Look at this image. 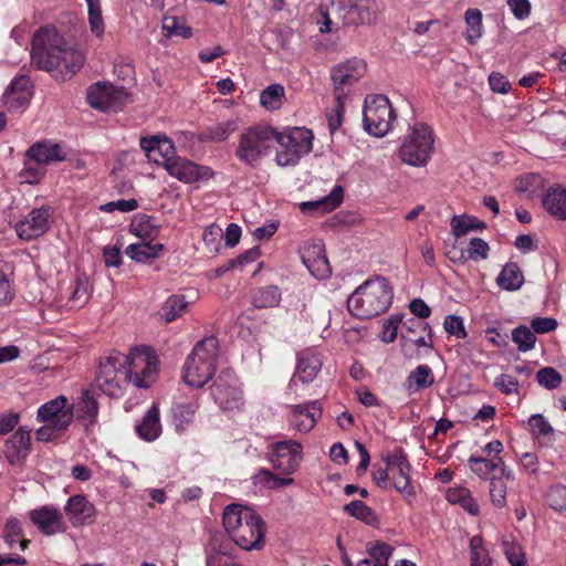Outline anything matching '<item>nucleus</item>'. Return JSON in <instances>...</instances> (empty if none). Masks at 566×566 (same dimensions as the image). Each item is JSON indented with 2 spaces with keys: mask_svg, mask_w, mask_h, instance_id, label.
Returning <instances> with one entry per match:
<instances>
[{
  "mask_svg": "<svg viewBox=\"0 0 566 566\" xmlns=\"http://www.w3.org/2000/svg\"><path fill=\"white\" fill-rule=\"evenodd\" d=\"M323 366V356L315 349L306 348L297 353L296 366L292 378L289 381L287 388L295 390L297 381L302 384L312 382Z\"/></svg>",
  "mask_w": 566,
  "mask_h": 566,
  "instance_id": "obj_16",
  "label": "nucleus"
},
{
  "mask_svg": "<svg viewBox=\"0 0 566 566\" xmlns=\"http://www.w3.org/2000/svg\"><path fill=\"white\" fill-rule=\"evenodd\" d=\"M188 308L185 295L169 296L160 308V316L165 322L171 323L179 318Z\"/></svg>",
  "mask_w": 566,
  "mask_h": 566,
  "instance_id": "obj_43",
  "label": "nucleus"
},
{
  "mask_svg": "<svg viewBox=\"0 0 566 566\" xmlns=\"http://www.w3.org/2000/svg\"><path fill=\"white\" fill-rule=\"evenodd\" d=\"M87 6V20L90 31L97 39H102L105 33V22L102 14L101 0H85Z\"/></svg>",
  "mask_w": 566,
  "mask_h": 566,
  "instance_id": "obj_44",
  "label": "nucleus"
},
{
  "mask_svg": "<svg viewBox=\"0 0 566 566\" xmlns=\"http://www.w3.org/2000/svg\"><path fill=\"white\" fill-rule=\"evenodd\" d=\"M54 208L43 205L31 209L15 223V232L21 240L31 241L46 233L53 222Z\"/></svg>",
  "mask_w": 566,
  "mask_h": 566,
  "instance_id": "obj_9",
  "label": "nucleus"
},
{
  "mask_svg": "<svg viewBox=\"0 0 566 566\" xmlns=\"http://www.w3.org/2000/svg\"><path fill=\"white\" fill-rule=\"evenodd\" d=\"M471 471L481 479H489L493 474L505 475L507 480H513L511 470H506L503 459H488L485 457L471 455L468 460Z\"/></svg>",
  "mask_w": 566,
  "mask_h": 566,
  "instance_id": "obj_25",
  "label": "nucleus"
},
{
  "mask_svg": "<svg viewBox=\"0 0 566 566\" xmlns=\"http://www.w3.org/2000/svg\"><path fill=\"white\" fill-rule=\"evenodd\" d=\"M343 510L349 516L355 517L369 526L377 527L379 525L380 521L376 512L360 500L352 501L344 505Z\"/></svg>",
  "mask_w": 566,
  "mask_h": 566,
  "instance_id": "obj_37",
  "label": "nucleus"
},
{
  "mask_svg": "<svg viewBox=\"0 0 566 566\" xmlns=\"http://www.w3.org/2000/svg\"><path fill=\"white\" fill-rule=\"evenodd\" d=\"M344 199V189L342 186H335L329 195L315 201H304L300 203V210L303 213H327L340 206Z\"/></svg>",
  "mask_w": 566,
  "mask_h": 566,
  "instance_id": "obj_29",
  "label": "nucleus"
},
{
  "mask_svg": "<svg viewBox=\"0 0 566 566\" xmlns=\"http://www.w3.org/2000/svg\"><path fill=\"white\" fill-rule=\"evenodd\" d=\"M128 94L124 87H117L113 84L97 82L87 90L88 104L98 111L117 112L123 108Z\"/></svg>",
  "mask_w": 566,
  "mask_h": 566,
  "instance_id": "obj_10",
  "label": "nucleus"
},
{
  "mask_svg": "<svg viewBox=\"0 0 566 566\" xmlns=\"http://www.w3.org/2000/svg\"><path fill=\"white\" fill-rule=\"evenodd\" d=\"M189 355L200 357L205 361L211 363V365H214V367H217V361L219 357L218 338L211 335L197 342Z\"/></svg>",
  "mask_w": 566,
  "mask_h": 566,
  "instance_id": "obj_39",
  "label": "nucleus"
},
{
  "mask_svg": "<svg viewBox=\"0 0 566 566\" xmlns=\"http://www.w3.org/2000/svg\"><path fill=\"white\" fill-rule=\"evenodd\" d=\"M237 124L234 120L217 123L198 133V140L201 143H220L226 140L234 130Z\"/></svg>",
  "mask_w": 566,
  "mask_h": 566,
  "instance_id": "obj_33",
  "label": "nucleus"
},
{
  "mask_svg": "<svg viewBox=\"0 0 566 566\" xmlns=\"http://www.w3.org/2000/svg\"><path fill=\"white\" fill-rule=\"evenodd\" d=\"M344 99H335V105L331 109L326 111V119L331 134H334L343 123V115L345 112Z\"/></svg>",
  "mask_w": 566,
  "mask_h": 566,
  "instance_id": "obj_60",
  "label": "nucleus"
},
{
  "mask_svg": "<svg viewBox=\"0 0 566 566\" xmlns=\"http://www.w3.org/2000/svg\"><path fill=\"white\" fill-rule=\"evenodd\" d=\"M253 512L254 511L252 509L240 505H230L226 507L222 522L230 537Z\"/></svg>",
  "mask_w": 566,
  "mask_h": 566,
  "instance_id": "obj_36",
  "label": "nucleus"
},
{
  "mask_svg": "<svg viewBox=\"0 0 566 566\" xmlns=\"http://www.w3.org/2000/svg\"><path fill=\"white\" fill-rule=\"evenodd\" d=\"M22 536L23 530L21 522L15 517L8 518L3 527L2 537L9 547H13Z\"/></svg>",
  "mask_w": 566,
  "mask_h": 566,
  "instance_id": "obj_57",
  "label": "nucleus"
},
{
  "mask_svg": "<svg viewBox=\"0 0 566 566\" xmlns=\"http://www.w3.org/2000/svg\"><path fill=\"white\" fill-rule=\"evenodd\" d=\"M528 427L531 433L539 439L542 437H546L548 434H553L554 429L551 423L545 419V417L541 413L532 415L528 418Z\"/></svg>",
  "mask_w": 566,
  "mask_h": 566,
  "instance_id": "obj_56",
  "label": "nucleus"
},
{
  "mask_svg": "<svg viewBox=\"0 0 566 566\" xmlns=\"http://www.w3.org/2000/svg\"><path fill=\"white\" fill-rule=\"evenodd\" d=\"M485 224L473 217H458L454 216L451 220L452 232L455 237L464 235L470 230L483 229Z\"/></svg>",
  "mask_w": 566,
  "mask_h": 566,
  "instance_id": "obj_53",
  "label": "nucleus"
},
{
  "mask_svg": "<svg viewBox=\"0 0 566 566\" xmlns=\"http://www.w3.org/2000/svg\"><path fill=\"white\" fill-rule=\"evenodd\" d=\"M523 282V273L514 262L506 263L496 277L497 285L505 291H517L521 289Z\"/></svg>",
  "mask_w": 566,
  "mask_h": 566,
  "instance_id": "obj_35",
  "label": "nucleus"
},
{
  "mask_svg": "<svg viewBox=\"0 0 566 566\" xmlns=\"http://www.w3.org/2000/svg\"><path fill=\"white\" fill-rule=\"evenodd\" d=\"M265 524L255 512L234 531L231 539L242 549H260L264 545Z\"/></svg>",
  "mask_w": 566,
  "mask_h": 566,
  "instance_id": "obj_14",
  "label": "nucleus"
},
{
  "mask_svg": "<svg viewBox=\"0 0 566 566\" xmlns=\"http://www.w3.org/2000/svg\"><path fill=\"white\" fill-rule=\"evenodd\" d=\"M389 470L407 467L409 462L407 454L401 447H396L391 452L381 457Z\"/></svg>",
  "mask_w": 566,
  "mask_h": 566,
  "instance_id": "obj_64",
  "label": "nucleus"
},
{
  "mask_svg": "<svg viewBox=\"0 0 566 566\" xmlns=\"http://www.w3.org/2000/svg\"><path fill=\"white\" fill-rule=\"evenodd\" d=\"M506 476L500 474H493L490 478V497L491 502L495 507L502 509L506 505V492H507V485H506Z\"/></svg>",
  "mask_w": 566,
  "mask_h": 566,
  "instance_id": "obj_45",
  "label": "nucleus"
},
{
  "mask_svg": "<svg viewBox=\"0 0 566 566\" xmlns=\"http://www.w3.org/2000/svg\"><path fill=\"white\" fill-rule=\"evenodd\" d=\"M32 92L24 93H4L3 102L9 111H18L25 108L31 99Z\"/></svg>",
  "mask_w": 566,
  "mask_h": 566,
  "instance_id": "obj_63",
  "label": "nucleus"
},
{
  "mask_svg": "<svg viewBox=\"0 0 566 566\" xmlns=\"http://www.w3.org/2000/svg\"><path fill=\"white\" fill-rule=\"evenodd\" d=\"M395 119L396 115L387 96L378 94L365 98L363 123L369 135L385 136L390 130Z\"/></svg>",
  "mask_w": 566,
  "mask_h": 566,
  "instance_id": "obj_6",
  "label": "nucleus"
},
{
  "mask_svg": "<svg viewBox=\"0 0 566 566\" xmlns=\"http://www.w3.org/2000/svg\"><path fill=\"white\" fill-rule=\"evenodd\" d=\"M4 457L11 465L21 464L31 452L30 430L19 427L18 430L6 441Z\"/></svg>",
  "mask_w": 566,
  "mask_h": 566,
  "instance_id": "obj_19",
  "label": "nucleus"
},
{
  "mask_svg": "<svg viewBox=\"0 0 566 566\" xmlns=\"http://www.w3.org/2000/svg\"><path fill=\"white\" fill-rule=\"evenodd\" d=\"M137 436L144 441H155L163 432L159 407L153 402L140 422L135 427Z\"/></svg>",
  "mask_w": 566,
  "mask_h": 566,
  "instance_id": "obj_27",
  "label": "nucleus"
},
{
  "mask_svg": "<svg viewBox=\"0 0 566 566\" xmlns=\"http://www.w3.org/2000/svg\"><path fill=\"white\" fill-rule=\"evenodd\" d=\"M300 254L303 264L315 279L323 280L332 273L322 241L305 243L300 250Z\"/></svg>",
  "mask_w": 566,
  "mask_h": 566,
  "instance_id": "obj_17",
  "label": "nucleus"
},
{
  "mask_svg": "<svg viewBox=\"0 0 566 566\" xmlns=\"http://www.w3.org/2000/svg\"><path fill=\"white\" fill-rule=\"evenodd\" d=\"M33 160H28L24 157V167L20 171V177L24 182L30 185H36L45 176V169L43 166L32 165Z\"/></svg>",
  "mask_w": 566,
  "mask_h": 566,
  "instance_id": "obj_58",
  "label": "nucleus"
},
{
  "mask_svg": "<svg viewBox=\"0 0 566 566\" xmlns=\"http://www.w3.org/2000/svg\"><path fill=\"white\" fill-rule=\"evenodd\" d=\"M251 302L255 308H271L281 302V290L276 285L256 287L251 292Z\"/></svg>",
  "mask_w": 566,
  "mask_h": 566,
  "instance_id": "obj_32",
  "label": "nucleus"
},
{
  "mask_svg": "<svg viewBox=\"0 0 566 566\" xmlns=\"http://www.w3.org/2000/svg\"><path fill=\"white\" fill-rule=\"evenodd\" d=\"M274 138L275 130L271 127H250L240 135L235 157L240 161L254 167L268 154Z\"/></svg>",
  "mask_w": 566,
  "mask_h": 566,
  "instance_id": "obj_5",
  "label": "nucleus"
},
{
  "mask_svg": "<svg viewBox=\"0 0 566 566\" xmlns=\"http://www.w3.org/2000/svg\"><path fill=\"white\" fill-rule=\"evenodd\" d=\"M161 28L168 38L180 36L182 39H189L192 36V28L187 24V20L182 15L165 14Z\"/></svg>",
  "mask_w": 566,
  "mask_h": 566,
  "instance_id": "obj_41",
  "label": "nucleus"
},
{
  "mask_svg": "<svg viewBox=\"0 0 566 566\" xmlns=\"http://www.w3.org/2000/svg\"><path fill=\"white\" fill-rule=\"evenodd\" d=\"M213 401L224 411H239L244 405L243 391L232 369H223L210 387Z\"/></svg>",
  "mask_w": 566,
  "mask_h": 566,
  "instance_id": "obj_8",
  "label": "nucleus"
},
{
  "mask_svg": "<svg viewBox=\"0 0 566 566\" xmlns=\"http://www.w3.org/2000/svg\"><path fill=\"white\" fill-rule=\"evenodd\" d=\"M433 151L432 130L426 124L419 123L412 127L410 135L400 147L399 155L403 163L422 167L427 165Z\"/></svg>",
  "mask_w": 566,
  "mask_h": 566,
  "instance_id": "obj_7",
  "label": "nucleus"
},
{
  "mask_svg": "<svg viewBox=\"0 0 566 566\" xmlns=\"http://www.w3.org/2000/svg\"><path fill=\"white\" fill-rule=\"evenodd\" d=\"M139 145L149 159L158 161L156 159V154H158L164 160L163 165L169 160H174L176 157L174 143L167 137H142Z\"/></svg>",
  "mask_w": 566,
  "mask_h": 566,
  "instance_id": "obj_28",
  "label": "nucleus"
},
{
  "mask_svg": "<svg viewBox=\"0 0 566 566\" xmlns=\"http://www.w3.org/2000/svg\"><path fill=\"white\" fill-rule=\"evenodd\" d=\"M197 401L180 402L172 407V420L177 429L190 423L198 410Z\"/></svg>",
  "mask_w": 566,
  "mask_h": 566,
  "instance_id": "obj_46",
  "label": "nucleus"
},
{
  "mask_svg": "<svg viewBox=\"0 0 566 566\" xmlns=\"http://www.w3.org/2000/svg\"><path fill=\"white\" fill-rule=\"evenodd\" d=\"M161 250H164L161 243L151 244L149 242H143L129 244L125 253L136 262H148L156 259Z\"/></svg>",
  "mask_w": 566,
  "mask_h": 566,
  "instance_id": "obj_40",
  "label": "nucleus"
},
{
  "mask_svg": "<svg viewBox=\"0 0 566 566\" xmlns=\"http://www.w3.org/2000/svg\"><path fill=\"white\" fill-rule=\"evenodd\" d=\"M283 97L284 87L281 84H271L262 91L260 103L264 108L275 111L281 107Z\"/></svg>",
  "mask_w": 566,
  "mask_h": 566,
  "instance_id": "obj_48",
  "label": "nucleus"
},
{
  "mask_svg": "<svg viewBox=\"0 0 566 566\" xmlns=\"http://www.w3.org/2000/svg\"><path fill=\"white\" fill-rule=\"evenodd\" d=\"M31 62L39 70L59 71L61 80L73 76L85 62L84 53L69 43L55 27L39 28L32 38Z\"/></svg>",
  "mask_w": 566,
  "mask_h": 566,
  "instance_id": "obj_2",
  "label": "nucleus"
},
{
  "mask_svg": "<svg viewBox=\"0 0 566 566\" xmlns=\"http://www.w3.org/2000/svg\"><path fill=\"white\" fill-rule=\"evenodd\" d=\"M28 160H33L38 166H48L53 163L63 161L65 153L61 145L44 139L32 144L24 154Z\"/></svg>",
  "mask_w": 566,
  "mask_h": 566,
  "instance_id": "obj_21",
  "label": "nucleus"
},
{
  "mask_svg": "<svg viewBox=\"0 0 566 566\" xmlns=\"http://www.w3.org/2000/svg\"><path fill=\"white\" fill-rule=\"evenodd\" d=\"M378 6L375 0H338L337 12L344 25L369 24L376 18Z\"/></svg>",
  "mask_w": 566,
  "mask_h": 566,
  "instance_id": "obj_12",
  "label": "nucleus"
},
{
  "mask_svg": "<svg viewBox=\"0 0 566 566\" xmlns=\"http://www.w3.org/2000/svg\"><path fill=\"white\" fill-rule=\"evenodd\" d=\"M546 502L555 511H566V485L551 486L546 494Z\"/></svg>",
  "mask_w": 566,
  "mask_h": 566,
  "instance_id": "obj_54",
  "label": "nucleus"
},
{
  "mask_svg": "<svg viewBox=\"0 0 566 566\" xmlns=\"http://www.w3.org/2000/svg\"><path fill=\"white\" fill-rule=\"evenodd\" d=\"M493 386L502 394L509 396L518 394L520 382L518 380L509 374H501L494 379Z\"/></svg>",
  "mask_w": 566,
  "mask_h": 566,
  "instance_id": "obj_62",
  "label": "nucleus"
},
{
  "mask_svg": "<svg viewBox=\"0 0 566 566\" xmlns=\"http://www.w3.org/2000/svg\"><path fill=\"white\" fill-rule=\"evenodd\" d=\"M410 387L413 385L415 390L426 389L434 384V375L431 367L427 364L417 366L408 376Z\"/></svg>",
  "mask_w": 566,
  "mask_h": 566,
  "instance_id": "obj_47",
  "label": "nucleus"
},
{
  "mask_svg": "<svg viewBox=\"0 0 566 566\" xmlns=\"http://www.w3.org/2000/svg\"><path fill=\"white\" fill-rule=\"evenodd\" d=\"M216 371L214 365L197 356L188 355L184 365V381L190 387L201 388L211 379Z\"/></svg>",
  "mask_w": 566,
  "mask_h": 566,
  "instance_id": "obj_20",
  "label": "nucleus"
},
{
  "mask_svg": "<svg viewBox=\"0 0 566 566\" xmlns=\"http://www.w3.org/2000/svg\"><path fill=\"white\" fill-rule=\"evenodd\" d=\"M322 417V407L318 401L292 407V424L301 432L312 430Z\"/></svg>",
  "mask_w": 566,
  "mask_h": 566,
  "instance_id": "obj_26",
  "label": "nucleus"
},
{
  "mask_svg": "<svg viewBox=\"0 0 566 566\" xmlns=\"http://www.w3.org/2000/svg\"><path fill=\"white\" fill-rule=\"evenodd\" d=\"M73 419L74 405L70 403L69 399L63 395L43 403L36 412V420L39 422L54 424L64 430H69Z\"/></svg>",
  "mask_w": 566,
  "mask_h": 566,
  "instance_id": "obj_13",
  "label": "nucleus"
},
{
  "mask_svg": "<svg viewBox=\"0 0 566 566\" xmlns=\"http://www.w3.org/2000/svg\"><path fill=\"white\" fill-rule=\"evenodd\" d=\"M467 23L465 40L474 45L483 35L482 12L480 9H468L464 13Z\"/></svg>",
  "mask_w": 566,
  "mask_h": 566,
  "instance_id": "obj_42",
  "label": "nucleus"
},
{
  "mask_svg": "<svg viewBox=\"0 0 566 566\" xmlns=\"http://www.w3.org/2000/svg\"><path fill=\"white\" fill-rule=\"evenodd\" d=\"M543 208L553 218L566 220V189L557 186L549 188L542 200Z\"/></svg>",
  "mask_w": 566,
  "mask_h": 566,
  "instance_id": "obj_30",
  "label": "nucleus"
},
{
  "mask_svg": "<svg viewBox=\"0 0 566 566\" xmlns=\"http://www.w3.org/2000/svg\"><path fill=\"white\" fill-rule=\"evenodd\" d=\"M29 515L31 522L44 535L50 536L63 531L62 513L52 505L32 510Z\"/></svg>",
  "mask_w": 566,
  "mask_h": 566,
  "instance_id": "obj_22",
  "label": "nucleus"
},
{
  "mask_svg": "<svg viewBox=\"0 0 566 566\" xmlns=\"http://www.w3.org/2000/svg\"><path fill=\"white\" fill-rule=\"evenodd\" d=\"M258 476L260 479V482L265 484L270 489H281L291 485L294 482L292 478H280L268 469H261L259 471Z\"/></svg>",
  "mask_w": 566,
  "mask_h": 566,
  "instance_id": "obj_61",
  "label": "nucleus"
},
{
  "mask_svg": "<svg viewBox=\"0 0 566 566\" xmlns=\"http://www.w3.org/2000/svg\"><path fill=\"white\" fill-rule=\"evenodd\" d=\"M269 460L272 468L284 475L294 473L302 460V446L295 440H283L271 444Z\"/></svg>",
  "mask_w": 566,
  "mask_h": 566,
  "instance_id": "obj_11",
  "label": "nucleus"
},
{
  "mask_svg": "<svg viewBox=\"0 0 566 566\" xmlns=\"http://www.w3.org/2000/svg\"><path fill=\"white\" fill-rule=\"evenodd\" d=\"M367 552L370 556V559L377 566H388V562L392 555L394 547L385 542L376 541L367 544Z\"/></svg>",
  "mask_w": 566,
  "mask_h": 566,
  "instance_id": "obj_49",
  "label": "nucleus"
},
{
  "mask_svg": "<svg viewBox=\"0 0 566 566\" xmlns=\"http://www.w3.org/2000/svg\"><path fill=\"white\" fill-rule=\"evenodd\" d=\"M331 77L334 83L335 99L346 98L349 87L358 81L355 75L347 73L346 69L338 64L331 70Z\"/></svg>",
  "mask_w": 566,
  "mask_h": 566,
  "instance_id": "obj_38",
  "label": "nucleus"
},
{
  "mask_svg": "<svg viewBox=\"0 0 566 566\" xmlns=\"http://www.w3.org/2000/svg\"><path fill=\"white\" fill-rule=\"evenodd\" d=\"M392 287L384 276H375L360 284L347 298L349 313L359 319H369L385 313L391 305Z\"/></svg>",
  "mask_w": 566,
  "mask_h": 566,
  "instance_id": "obj_3",
  "label": "nucleus"
},
{
  "mask_svg": "<svg viewBox=\"0 0 566 566\" xmlns=\"http://www.w3.org/2000/svg\"><path fill=\"white\" fill-rule=\"evenodd\" d=\"M129 230L140 239L154 240L159 233V226L155 217L146 213H137L132 219Z\"/></svg>",
  "mask_w": 566,
  "mask_h": 566,
  "instance_id": "obj_31",
  "label": "nucleus"
},
{
  "mask_svg": "<svg viewBox=\"0 0 566 566\" xmlns=\"http://www.w3.org/2000/svg\"><path fill=\"white\" fill-rule=\"evenodd\" d=\"M512 340L520 352L526 353L534 348L536 336L527 326L520 325L512 331Z\"/></svg>",
  "mask_w": 566,
  "mask_h": 566,
  "instance_id": "obj_51",
  "label": "nucleus"
},
{
  "mask_svg": "<svg viewBox=\"0 0 566 566\" xmlns=\"http://www.w3.org/2000/svg\"><path fill=\"white\" fill-rule=\"evenodd\" d=\"M544 188V178L539 174H525L517 179L516 191L527 193L530 197L537 195Z\"/></svg>",
  "mask_w": 566,
  "mask_h": 566,
  "instance_id": "obj_50",
  "label": "nucleus"
},
{
  "mask_svg": "<svg viewBox=\"0 0 566 566\" xmlns=\"http://www.w3.org/2000/svg\"><path fill=\"white\" fill-rule=\"evenodd\" d=\"M65 514L73 526L90 525L94 523L95 506L84 495H73L64 507Z\"/></svg>",
  "mask_w": 566,
  "mask_h": 566,
  "instance_id": "obj_23",
  "label": "nucleus"
},
{
  "mask_svg": "<svg viewBox=\"0 0 566 566\" xmlns=\"http://www.w3.org/2000/svg\"><path fill=\"white\" fill-rule=\"evenodd\" d=\"M538 384L546 389H556L560 386L563 378L562 375L553 367H544L536 374Z\"/></svg>",
  "mask_w": 566,
  "mask_h": 566,
  "instance_id": "obj_55",
  "label": "nucleus"
},
{
  "mask_svg": "<svg viewBox=\"0 0 566 566\" xmlns=\"http://www.w3.org/2000/svg\"><path fill=\"white\" fill-rule=\"evenodd\" d=\"M66 431L57 426L43 423L35 431V439L40 442H57L64 437Z\"/></svg>",
  "mask_w": 566,
  "mask_h": 566,
  "instance_id": "obj_59",
  "label": "nucleus"
},
{
  "mask_svg": "<svg viewBox=\"0 0 566 566\" xmlns=\"http://www.w3.org/2000/svg\"><path fill=\"white\" fill-rule=\"evenodd\" d=\"M74 410L78 419L87 420L90 424L96 421L98 415V402L90 389H84Z\"/></svg>",
  "mask_w": 566,
  "mask_h": 566,
  "instance_id": "obj_34",
  "label": "nucleus"
},
{
  "mask_svg": "<svg viewBox=\"0 0 566 566\" xmlns=\"http://www.w3.org/2000/svg\"><path fill=\"white\" fill-rule=\"evenodd\" d=\"M406 334L401 333V339L406 343H411L417 347H433L432 329L430 325L417 318H408L402 323Z\"/></svg>",
  "mask_w": 566,
  "mask_h": 566,
  "instance_id": "obj_24",
  "label": "nucleus"
},
{
  "mask_svg": "<svg viewBox=\"0 0 566 566\" xmlns=\"http://www.w3.org/2000/svg\"><path fill=\"white\" fill-rule=\"evenodd\" d=\"M471 563L470 566H490V557L488 551L483 546L481 536L475 535L470 539Z\"/></svg>",
  "mask_w": 566,
  "mask_h": 566,
  "instance_id": "obj_52",
  "label": "nucleus"
},
{
  "mask_svg": "<svg viewBox=\"0 0 566 566\" xmlns=\"http://www.w3.org/2000/svg\"><path fill=\"white\" fill-rule=\"evenodd\" d=\"M206 566H243L235 560L230 541L214 534L205 548Z\"/></svg>",
  "mask_w": 566,
  "mask_h": 566,
  "instance_id": "obj_18",
  "label": "nucleus"
},
{
  "mask_svg": "<svg viewBox=\"0 0 566 566\" xmlns=\"http://www.w3.org/2000/svg\"><path fill=\"white\" fill-rule=\"evenodd\" d=\"M158 357L147 346H138L128 355L112 353L101 360L95 382L108 397L124 395L125 386L132 381L138 388H149L157 378Z\"/></svg>",
  "mask_w": 566,
  "mask_h": 566,
  "instance_id": "obj_1",
  "label": "nucleus"
},
{
  "mask_svg": "<svg viewBox=\"0 0 566 566\" xmlns=\"http://www.w3.org/2000/svg\"><path fill=\"white\" fill-rule=\"evenodd\" d=\"M277 142L275 160L281 167L295 166L300 159L312 150L313 134L311 129L294 127L282 134L275 133Z\"/></svg>",
  "mask_w": 566,
  "mask_h": 566,
  "instance_id": "obj_4",
  "label": "nucleus"
},
{
  "mask_svg": "<svg viewBox=\"0 0 566 566\" xmlns=\"http://www.w3.org/2000/svg\"><path fill=\"white\" fill-rule=\"evenodd\" d=\"M167 172L185 184L206 181L213 177V170L208 166L198 165L185 157H175L164 164Z\"/></svg>",
  "mask_w": 566,
  "mask_h": 566,
  "instance_id": "obj_15",
  "label": "nucleus"
}]
</instances>
